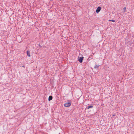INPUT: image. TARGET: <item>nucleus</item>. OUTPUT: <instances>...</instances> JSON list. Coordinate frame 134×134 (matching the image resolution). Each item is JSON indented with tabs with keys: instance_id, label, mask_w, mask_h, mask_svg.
<instances>
[{
	"instance_id": "obj_7",
	"label": "nucleus",
	"mask_w": 134,
	"mask_h": 134,
	"mask_svg": "<svg viewBox=\"0 0 134 134\" xmlns=\"http://www.w3.org/2000/svg\"><path fill=\"white\" fill-rule=\"evenodd\" d=\"M99 66V65H97L96 64L95 66H94V68L95 69H97Z\"/></svg>"
},
{
	"instance_id": "obj_10",
	"label": "nucleus",
	"mask_w": 134,
	"mask_h": 134,
	"mask_svg": "<svg viewBox=\"0 0 134 134\" xmlns=\"http://www.w3.org/2000/svg\"><path fill=\"white\" fill-rule=\"evenodd\" d=\"M22 67H25V66L24 65H23L22 66Z\"/></svg>"
},
{
	"instance_id": "obj_9",
	"label": "nucleus",
	"mask_w": 134,
	"mask_h": 134,
	"mask_svg": "<svg viewBox=\"0 0 134 134\" xmlns=\"http://www.w3.org/2000/svg\"><path fill=\"white\" fill-rule=\"evenodd\" d=\"M126 10V7H124L123 8V10L124 11H125Z\"/></svg>"
},
{
	"instance_id": "obj_6",
	"label": "nucleus",
	"mask_w": 134,
	"mask_h": 134,
	"mask_svg": "<svg viewBox=\"0 0 134 134\" xmlns=\"http://www.w3.org/2000/svg\"><path fill=\"white\" fill-rule=\"evenodd\" d=\"M93 107V105H89L87 107V109H89L90 108H92Z\"/></svg>"
},
{
	"instance_id": "obj_3",
	"label": "nucleus",
	"mask_w": 134,
	"mask_h": 134,
	"mask_svg": "<svg viewBox=\"0 0 134 134\" xmlns=\"http://www.w3.org/2000/svg\"><path fill=\"white\" fill-rule=\"evenodd\" d=\"M101 9V8L100 7H98L96 10V12L97 13H99L100 10Z\"/></svg>"
},
{
	"instance_id": "obj_2",
	"label": "nucleus",
	"mask_w": 134,
	"mask_h": 134,
	"mask_svg": "<svg viewBox=\"0 0 134 134\" xmlns=\"http://www.w3.org/2000/svg\"><path fill=\"white\" fill-rule=\"evenodd\" d=\"M83 57H80L79 58L78 60L80 63H81L82 62V61L83 59Z\"/></svg>"
},
{
	"instance_id": "obj_1",
	"label": "nucleus",
	"mask_w": 134,
	"mask_h": 134,
	"mask_svg": "<svg viewBox=\"0 0 134 134\" xmlns=\"http://www.w3.org/2000/svg\"><path fill=\"white\" fill-rule=\"evenodd\" d=\"M71 104L70 102H68V103H65L64 104V105L66 107H68L70 106Z\"/></svg>"
},
{
	"instance_id": "obj_11",
	"label": "nucleus",
	"mask_w": 134,
	"mask_h": 134,
	"mask_svg": "<svg viewBox=\"0 0 134 134\" xmlns=\"http://www.w3.org/2000/svg\"><path fill=\"white\" fill-rule=\"evenodd\" d=\"M115 115H113V116H114Z\"/></svg>"
},
{
	"instance_id": "obj_4",
	"label": "nucleus",
	"mask_w": 134,
	"mask_h": 134,
	"mask_svg": "<svg viewBox=\"0 0 134 134\" xmlns=\"http://www.w3.org/2000/svg\"><path fill=\"white\" fill-rule=\"evenodd\" d=\"M27 55L28 56H29V57H30V52L28 50L27 51Z\"/></svg>"
},
{
	"instance_id": "obj_8",
	"label": "nucleus",
	"mask_w": 134,
	"mask_h": 134,
	"mask_svg": "<svg viewBox=\"0 0 134 134\" xmlns=\"http://www.w3.org/2000/svg\"><path fill=\"white\" fill-rule=\"evenodd\" d=\"M109 21H112L113 22H115V20H109Z\"/></svg>"
},
{
	"instance_id": "obj_5",
	"label": "nucleus",
	"mask_w": 134,
	"mask_h": 134,
	"mask_svg": "<svg viewBox=\"0 0 134 134\" xmlns=\"http://www.w3.org/2000/svg\"><path fill=\"white\" fill-rule=\"evenodd\" d=\"M52 98H53V97L52 96H49L48 98V100L49 101L51 100L52 99Z\"/></svg>"
}]
</instances>
